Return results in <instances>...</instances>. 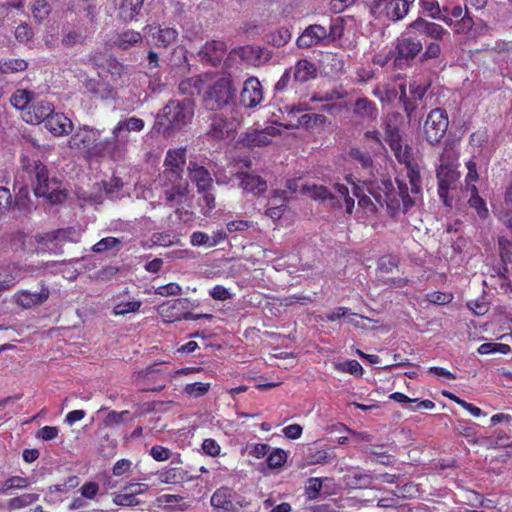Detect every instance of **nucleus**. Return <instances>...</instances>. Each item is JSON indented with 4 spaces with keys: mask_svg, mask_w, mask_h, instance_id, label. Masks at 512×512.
Returning a JSON list of instances; mask_svg holds the SVG:
<instances>
[{
    "mask_svg": "<svg viewBox=\"0 0 512 512\" xmlns=\"http://www.w3.org/2000/svg\"><path fill=\"white\" fill-rule=\"evenodd\" d=\"M367 190L380 206L387 207L391 215L398 212L406 213L415 205V200L409 195L404 182L398 181V191L394 189L391 181H382L381 185L377 186L370 183Z\"/></svg>",
    "mask_w": 512,
    "mask_h": 512,
    "instance_id": "obj_1",
    "label": "nucleus"
},
{
    "mask_svg": "<svg viewBox=\"0 0 512 512\" xmlns=\"http://www.w3.org/2000/svg\"><path fill=\"white\" fill-rule=\"evenodd\" d=\"M23 167L32 180L36 196L45 197L53 203L65 200L66 194L59 190L60 183L55 178L49 177L47 166L40 160H34L32 164H24Z\"/></svg>",
    "mask_w": 512,
    "mask_h": 512,
    "instance_id": "obj_2",
    "label": "nucleus"
},
{
    "mask_svg": "<svg viewBox=\"0 0 512 512\" xmlns=\"http://www.w3.org/2000/svg\"><path fill=\"white\" fill-rule=\"evenodd\" d=\"M195 103L190 98L181 101L171 100L157 115V124L164 132L180 130L191 122L194 115Z\"/></svg>",
    "mask_w": 512,
    "mask_h": 512,
    "instance_id": "obj_3",
    "label": "nucleus"
},
{
    "mask_svg": "<svg viewBox=\"0 0 512 512\" xmlns=\"http://www.w3.org/2000/svg\"><path fill=\"white\" fill-rule=\"evenodd\" d=\"M235 92L231 76H221L207 86L203 95V104L207 110H221L232 102Z\"/></svg>",
    "mask_w": 512,
    "mask_h": 512,
    "instance_id": "obj_4",
    "label": "nucleus"
},
{
    "mask_svg": "<svg viewBox=\"0 0 512 512\" xmlns=\"http://www.w3.org/2000/svg\"><path fill=\"white\" fill-rule=\"evenodd\" d=\"M158 183L163 189L167 204L173 206L183 201L188 187L187 181L183 179V173L164 169L158 176Z\"/></svg>",
    "mask_w": 512,
    "mask_h": 512,
    "instance_id": "obj_5",
    "label": "nucleus"
},
{
    "mask_svg": "<svg viewBox=\"0 0 512 512\" xmlns=\"http://www.w3.org/2000/svg\"><path fill=\"white\" fill-rule=\"evenodd\" d=\"M423 44L416 36L411 35V30L403 33L397 40L393 64L396 68L406 69L411 66L413 60L420 55Z\"/></svg>",
    "mask_w": 512,
    "mask_h": 512,
    "instance_id": "obj_6",
    "label": "nucleus"
},
{
    "mask_svg": "<svg viewBox=\"0 0 512 512\" xmlns=\"http://www.w3.org/2000/svg\"><path fill=\"white\" fill-rule=\"evenodd\" d=\"M128 152V143L113 128L112 135L103 140H98L92 148V157L107 158L114 162L124 160Z\"/></svg>",
    "mask_w": 512,
    "mask_h": 512,
    "instance_id": "obj_7",
    "label": "nucleus"
},
{
    "mask_svg": "<svg viewBox=\"0 0 512 512\" xmlns=\"http://www.w3.org/2000/svg\"><path fill=\"white\" fill-rule=\"evenodd\" d=\"M449 119L446 110L442 108L432 109L424 122L423 131L425 139L431 145L440 143L446 134Z\"/></svg>",
    "mask_w": 512,
    "mask_h": 512,
    "instance_id": "obj_8",
    "label": "nucleus"
},
{
    "mask_svg": "<svg viewBox=\"0 0 512 512\" xmlns=\"http://www.w3.org/2000/svg\"><path fill=\"white\" fill-rule=\"evenodd\" d=\"M438 195L444 205L451 206L449 191L458 187L460 172L450 163L441 164L437 169Z\"/></svg>",
    "mask_w": 512,
    "mask_h": 512,
    "instance_id": "obj_9",
    "label": "nucleus"
},
{
    "mask_svg": "<svg viewBox=\"0 0 512 512\" xmlns=\"http://www.w3.org/2000/svg\"><path fill=\"white\" fill-rule=\"evenodd\" d=\"M147 44L157 48L167 49L178 38V31L173 27H162L159 24H149L143 29Z\"/></svg>",
    "mask_w": 512,
    "mask_h": 512,
    "instance_id": "obj_10",
    "label": "nucleus"
},
{
    "mask_svg": "<svg viewBox=\"0 0 512 512\" xmlns=\"http://www.w3.org/2000/svg\"><path fill=\"white\" fill-rule=\"evenodd\" d=\"M415 0H373V10L391 21H399L409 13Z\"/></svg>",
    "mask_w": 512,
    "mask_h": 512,
    "instance_id": "obj_11",
    "label": "nucleus"
},
{
    "mask_svg": "<svg viewBox=\"0 0 512 512\" xmlns=\"http://www.w3.org/2000/svg\"><path fill=\"white\" fill-rule=\"evenodd\" d=\"M430 84L419 83L414 80L409 83V92L411 98L407 97L406 85L404 83L399 85V100L403 104L404 111L410 117L417 108V102L421 101L425 96Z\"/></svg>",
    "mask_w": 512,
    "mask_h": 512,
    "instance_id": "obj_12",
    "label": "nucleus"
},
{
    "mask_svg": "<svg viewBox=\"0 0 512 512\" xmlns=\"http://www.w3.org/2000/svg\"><path fill=\"white\" fill-rule=\"evenodd\" d=\"M280 134V129L274 126H267L263 129H253L242 136L240 143L249 149L265 147L270 145L272 139Z\"/></svg>",
    "mask_w": 512,
    "mask_h": 512,
    "instance_id": "obj_13",
    "label": "nucleus"
},
{
    "mask_svg": "<svg viewBox=\"0 0 512 512\" xmlns=\"http://www.w3.org/2000/svg\"><path fill=\"white\" fill-rule=\"evenodd\" d=\"M100 136V130L89 126H83L72 134L68 141V146L71 149L87 150L89 156L92 157V148L97 144Z\"/></svg>",
    "mask_w": 512,
    "mask_h": 512,
    "instance_id": "obj_14",
    "label": "nucleus"
},
{
    "mask_svg": "<svg viewBox=\"0 0 512 512\" xmlns=\"http://www.w3.org/2000/svg\"><path fill=\"white\" fill-rule=\"evenodd\" d=\"M320 44H328L326 26L320 24L309 25L297 39L299 48H310Z\"/></svg>",
    "mask_w": 512,
    "mask_h": 512,
    "instance_id": "obj_15",
    "label": "nucleus"
},
{
    "mask_svg": "<svg viewBox=\"0 0 512 512\" xmlns=\"http://www.w3.org/2000/svg\"><path fill=\"white\" fill-rule=\"evenodd\" d=\"M50 296L48 287L42 286L39 292L19 290L13 296V301L24 309H31L46 302Z\"/></svg>",
    "mask_w": 512,
    "mask_h": 512,
    "instance_id": "obj_16",
    "label": "nucleus"
},
{
    "mask_svg": "<svg viewBox=\"0 0 512 512\" xmlns=\"http://www.w3.org/2000/svg\"><path fill=\"white\" fill-rule=\"evenodd\" d=\"M262 99L263 92L260 81L256 77L248 78L240 93V103L247 108H252L257 106Z\"/></svg>",
    "mask_w": 512,
    "mask_h": 512,
    "instance_id": "obj_17",
    "label": "nucleus"
},
{
    "mask_svg": "<svg viewBox=\"0 0 512 512\" xmlns=\"http://www.w3.org/2000/svg\"><path fill=\"white\" fill-rule=\"evenodd\" d=\"M54 111L52 103L46 100H32L28 110L23 113V119L30 124H39L45 122L46 119Z\"/></svg>",
    "mask_w": 512,
    "mask_h": 512,
    "instance_id": "obj_18",
    "label": "nucleus"
},
{
    "mask_svg": "<svg viewBox=\"0 0 512 512\" xmlns=\"http://www.w3.org/2000/svg\"><path fill=\"white\" fill-rule=\"evenodd\" d=\"M236 178L243 191L254 196H261L268 190V184L261 176L249 172H238Z\"/></svg>",
    "mask_w": 512,
    "mask_h": 512,
    "instance_id": "obj_19",
    "label": "nucleus"
},
{
    "mask_svg": "<svg viewBox=\"0 0 512 512\" xmlns=\"http://www.w3.org/2000/svg\"><path fill=\"white\" fill-rule=\"evenodd\" d=\"M227 52L225 42L220 40L207 41L202 49L199 51L201 60L216 67L224 59Z\"/></svg>",
    "mask_w": 512,
    "mask_h": 512,
    "instance_id": "obj_20",
    "label": "nucleus"
},
{
    "mask_svg": "<svg viewBox=\"0 0 512 512\" xmlns=\"http://www.w3.org/2000/svg\"><path fill=\"white\" fill-rule=\"evenodd\" d=\"M188 172L191 181L196 185L198 192L211 190L213 179L210 172L196 162L190 161Z\"/></svg>",
    "mask_w": 512,
    "mask_h": 512,
    "instance_id": "obj_21",
    "label": "nucleus"
},
{
    "mask_svg": "<svg viewBox=\"0 0 512 512\" xmlns=\"http://www.w3.org/2000/svg\"><path fill=\"white\" fill-rule=\"evenodd\" d=\"M46 129L54 136L68 135L72 132L73 123L63 113H54L44 122Z\"/></svg>",
    "mask_w": 512,
    "mask_h": 512,
    "instance_id": "obj_22",
    "label": "nucleus"
},
{
    "mask_svg": "<svg viewBox=\"0 0 512 512\" xmlns=\"http://www.w3.org/2000/svg\"><path fill=\"white\" fill-rule=\"evenodd\" d=\"M407 29L415 30L422 35L433 38L434 40H441L444 35L449 34V32L441 25L434 22H428L423 18L416 19L414 22L409 24Z\"/></svg>",
    "mask_w": 512,
    "mask_h": 512,
    "instance_id": "obj_23",
    "label": "nucleus"
},
{
    "mask_svg": "<svg viewBox=\"0 0 512 512\" xmlns=\"http://www.w3.org/2000/svg\"><path fill=\"white\" fill-rule=\"evenodd\" d=\"M113 128L117 133L123 136L129 144L131 141L130 133L141 132L145 128V122L141 118L131 116L119 120Z\"/></svg>",
    "mask_w": 512,
    "mask_h": 512,
    "instance_id": "obj_24",
    "label": "nucleus"
},
{
    "mask_svg": "<svg viewBox=\"0 0 512 512\" xmlns=\"http://www.w3.org/2000/svg\"><path fill=\"white\" fill-rule=\"evenodd\" d=\"M292 73L294 82L306 83L317 77V67L307 59H300L292 68Z\"/></svg>",
    "mask_w": 512,
    "mask_h": 512,
    "instance_id": "obj_25",
    "label": "nucleus"
},
{
    "mask_svg": "<svg viewBox=\"0 0 512 512\" xmlns=\"http://www.w3.org/2000/svg\"><path fill=\"white\" fill-rule=\"evenodd\" d=\"M450 18H455L456 21L453 20L452 26L455 27V32L457 33H468L472 30L474 26V20L470 16L468 9L464 10L461 6H454L450 11Z\"/></svg>",
    "mask_w": 512,
    "mask_h": 512,
    "instance_id": "obj_26",
    "label": "nucleus"
},
{
    "mask_svg": "<svg viewBox=\"0 0 512 512\" xmlns=\"http://www.w3.org/2000/svg\"><path fill=\"white\" fill-rule=\"evenodd\" d=\"M419 5L423 13L427 16L433 19L442 20L448 26H452L453 19L446 14L448 12V7L445 6L441 9L437 0H419Z\"/></svg>",
    "mask_w": 512,
    "mask_h": 512,
    "instance_id": "obj_27",
    "label": "nucleus"
},
{
    "mask_svg": "<svg viewBox=\"0 0 512 512\" xmlns=\"http://www.w3.org/2000/svg\"><path fill=\"white\" fill-rule=\"evenodd\" d=\"M211 505L216 512H238L237 507L231 500L230 492L226 488H221L214 492L211 497Z\"/></svg>",
    "mask_w": 512,
    "mask_h": 512,
    "instance_id": "obj_28",
    "label": "nucleus"
},
{
    "mask_svg": "<svg viewBox=\"0 0 512 512\" xmlns=\"http://www.w3.org/2000/svg\"><path fill=\"white\" fill-rule=\"evenodd\" d=\"M353 112L363 120L374 121L378 117L376 104L366 97L358 98L355 101Z\"/></svg>",
    "mask_w": 512,
    "mask_h": 512,
    "instance_id": "obj_29",
    "label": "nucleus"
},
{
    "mask_svg": "<svg viewBox=\"0 0 512 512\" xmlns=\"http://www.w3.org/2000/svg\"><path fill=\"white\" fill-rule=\"evenodd\" d=\"M498 249L502 261L500 274L504 278H507L510 273L508 265H512V240L508 237L500 236L498 238Z\"/></svg>",
    "mask_w": 512,
    "mask_h": 512,
    "instance_id": "obj_30",
    "label": "nucleus"
},
{
    "mask_svg": "<svg viewBox=\"0 0 512 512\" xmlns=\"http://www.w3.org/2000/svg\"><path fill=\"white\" fill-rule=\"evenodd\" d=\"M84 87L88 93L97 99L106 100L112 97L113 89L104 81L93 78L86 79Z\"/></svg>",
    "mask_w": 512,
    "mask_h": 512,
    "instance_id": "obj_31",
    "label": "nucleus"
},
{
    "mask_svg": "<svg viewBox=\"0 0 512 512\" xmlns=\"http://www.w3.org/2000/svg\"><path fill=\"white\" fill-rule=\"evenodd\" d=\"M159 480L165 484H180L191 480L188 472L179 466L163 469L158 474Z\"/></svg>",
    "mask_w": 512,
    "mask_h": 512,
    "instance_id": "obj_32",
    "label": "nucleus"
},
{
    "mask_svg": "<svg viewBox=\"0 0 512 512\" xmlns=\"http://www.w3.org/2000/svg\"><path fill=\"white\" fill-rule=\"evenodd\" d=\"M206 78L207 75H197L182 80L178 85L179 92L182 95L188 96L200 94L204 84L206 83Z\"/></svg>",
    "mask_w": 512,
    "mask_h": 512,
    "instance_id": "obj_33",
    "label": "nucleus"
},
{
    "mask_svg": "<svg viewBox=\"0 0 512 512\" xmlns=\"http://www.w3.org/2000/svg\"><path fill=\"white\" fill-rule=\"evenodd\" d=\"M186 163V149L179 148L175 150H168L165 160V169L176 170V172L183 173V167Z\"/></svg>",
    "mask_w": 512,
    "mask_h": 512,
    "instance_id": "obj_34",
    "label": "nucleus"
},
{
    "mask_svg": "<svg viewBox=\"0 0 512 512\" xmlns=\"http://www.w3.org/2000/svg\"><path fill=\"white\" fill-rule=\"evenodd\" d=\"M142 39L143 36L140 32L125 30L117 34L114 44L123 50H127L136 46L138 43H141Z\"/></svg>",
    "mask_w": 512,
    "mask_h": 512,
    "instance_id": "obj_35",
    "label": "nucleus"
},
{
    "mask_svg": "<svg viewBox=\"0 0 512 512\" xmlns=\"http://www.w3.org/2000/svg\"><path fill=\"white\" fill-rule=\"evenodd\" d=\"M144 0H123L119 6V17L124 22L132 21L141 11Z\"/></svg>",
    "mask_w": 512,
    "mask_h": 512,
    "instance_id": "obj_36",
    "label": "nucleus"
},
{
    "mask_svg": "<svg viewBox=\"0 0 512 512\" xmlns=\"http://www.w3.org/2000/svg\"><path fill=\"white\" fill-rule=\"evenodd\" d=\"M33 97V92L25 89H18L12 94L10 102L16 109L23 110L25 112L28 110Z\"/></svg>",
    "mask_w": 512,
    "mask_h": 512,
    "instance_id": "obj_37",
    "label": "nucleus"
},
{
    "mask_svg": "<svg viewBox=\"0 0 512 512\" xmlns=\"http://www.w3.org/2000/svg\"><path fill=\"white\" fill-rule=\"evenodd\" d=\"M28 67V62L22 58H2L0 59V72L1 73H16L25 71Z\"/></svg>",
    "mask_w": 512,
    "mask_h": 512,
    "instance_id": "obj_38",
    "label": "nucleus"
},
{
    "mask_svg": "<svg viewBox=\"0 0 512 512\" xmlns=\"http://www.w3.org/2000/svg\"><path fill=\"white\" fill-rule=\"evenodd\" d=\"M51 10V5L47 0H33L31 3L32 16L38 23L46 21Z\"/></svg>",
    "mask_w": 512,
    "mask_h": 512,
    "instance_id": "obj_39",
    "label": "nucleus"
},
{
    "mask_svg": "<svg viewBox=\"0 0 512 512\" xmlns=\"http://www.w3.org/2000/svg\"><path fill=\"white\" fill-rule=\"evenodd\" d=\"M344 33V20L342 17L330 19L326 26V37L328 44L340 39Z\"/></svg>",
    "mask_w": 512,
    "mask_h": 512,
    "instance_id": "obj_40",
    "label": "nucleus"
},
{
    "mask_svg": "<svg viewBox=\"0 0 512 512\" xmlns=\"http://www.w3.org/2000/svg\"><path fill=\"white\" fill-rule=\"evenodd\" d=\"M40 495L38 493H25L18 497L11 498L8 501V507L10 509H21L27 507L39 500Z\"/></svg>",
    "mask_w": 512,
    "mask_h": 512,
    "instance_id": "obj_41",
    "label": "nucleus"
},
{
    "mask_svg": "<svg viewBox=\"0 0 512 512\" xmlns=\"http://www.w3.org/2000/svg\"><path fill=\"white\" fill-rule=\"evenodd\" d=\"M142 302L139 300L120 301L113 308L115 316H124L128 313L136 312L140 309Z\"/></svg>",
    "mask_w": 512,
    "mask_h": 512,
    "instance_id": "obj_42",
    "label": "nucleus"
},
{
    "mask_svg": "<svg viewBox=\"0 0 512 512\" xmlns=\"http://www.w3.org/2000/svg\"><path fill=\"white\" fill-rule=\"evenodd\" d=\"M390 147H391L392 151L394 152L396 159L400 163H404L407 166L410 165L412 155H411L410 148L408 146H405L403 148L401 145L400 139L399 140L392 139L390 142Z\"/></svg>",
    "mask_w": 512,
    "mask_h": 512,
    "instance_id": "obj_43",
    "label": "nucleus"
},
{
    "mask_svg": "<svg viewBox=\"0 0 512 512\" xmlns=\"http://www.w3.org/2000/svg\"><path fill=\"white\" fill-rule=\"evenodd\" d=\"M131 419V413L127 410L121 412L111 411L104 419V424L107 427H115L127 423Z\"/></svg>",
    "mask_w": 512,
    "mask_h": 512,
    "instance_id": "obj_44",
    "label": "nucleus"
},
{
    "mask_svg": "<svg viewBox=\"0 0 512 512\" xmlns=\"http://www.w3.org/2000/svg\"><path fill=\"white\" fill-rule=\"evenodd\" d=\"M84 37L79 30L68 29L63 27L61 43L65 47H72L76 44L82 43Z\"/></svg>",
    "mask_w": 512,
    "mask_h": 512,
    "instance_id": "obj_45",
    "label": "nucleus"
},
{
    "mask_svg": "<svg viewBox=\"0 0 512 512\" xmlns=\"http://www.w3.org/2000/svg\"><path fill=\"white\" fill-rule=\"evenodd\" d=\"M225 235L219 234L218 239H214L213 241H210V237L208 234L201 232V231H195L192 233L190 237V242L193 246H215L217 245L221 240L224 239Z\"/></svg>",
    "mask_w": 512,
    "mask_h": 512,
    "instance_id": "obj_46",
    "label": "nucleus"
},
{
    "mask_svg": "<svg viewBox=\"0 0 512 512\" xmlns=\"http://www.w3.org/2000/svg\"><path fill=\"white\" fill-rule=\"evenodd\" d=\"M349 156L356 162L360 163L364 169H370L373 166V160L369 152L360 148H351Z\"/></svg>",
    "mask_w": 512,
    "mask_h": 512,
    "instance_id": "obj_47",
    "label": "nucleus"
},
{
    "mask_svg": "<svg viewBox=\"0 0 512 512\" xmlns=\"http://www.w3.org/2000/svg\"><path fill=\"white\" fill-rule=\"evenodd\" d=\"M135 493V491L134 493H130L128 491H123L122 493H114L113 503L124 507L137 506L140 504V501L135 498Z\"/></svg>",
    "mask_w": 512,
    "mask_h": 512,
    "instance_id": "obj_48",
    "label": "nucleus"
},
{
    "mask_svg": "<svg viewBox=\"0 0 512 512\" xmlns=\"http://www.w3.org/2000/svg\"><path fill=\"white\" fill-rule=\"evenodd\" d=\"M399 265V260L393 255L381 256L377 261V270L380 273H391Z\"/></svg>",
    "mask_w": 512,
    "mask_h": 512,
    "instance_id": "obj_49",
    "label": "nucleus"
},
{
    "mask_svg": "<svg viewBox=\"0 0 512 512\" xmlns=\"http://www.w3.org/2000/svg\"><path fill=\"white\" fill-rule=\"evenodd\" d=\"M227 132V121L222 117H214L208 134L214 139H222Z\"/></svg>",
    "mask_w": 512,
    "mask_h": 512,
    "instance_id": "obj_50",
    "label": "nucleus"
},
{
    "mask_svg": "<svg viewBox=\"0 0 512 512\" xmlns=\"http://www.w3.org/2000/svg\"><path fill=\"white\" fill-rule=\"evenodd\" d=\"M121 241L116 237H105L95 243L92 247V251L95 253H103L118 247Z\"/></svg>",
    "mask_w": 512,
    "mask_h": 512,
    "instance_id": "obj_51",
    "label": "nucleus"
},
{
    "mask_svg": "<svg viewBox=\"0 0 512 512\" xmlns=\"http://www.w3.org/2000/svg\"><path fill=\"white\" fill-rule=\"evenodd\" d=\"M304 189L307 190L313 199L327 200L334 199V195L332 192L323 185H312V186H304Z\"/></svg>",
    "mask_w": 512,
    "mask_h": 512,
    "instance_id": "obj_52",
    "label": "nucleus"
},
{
    "mask_svg": "<svg viewBox=\"0 0 512 512\" xmlns=\"http://www.w3.org/2000/svg\"><path fill=\"white\" fill-rule=\"evenodd\" d=\"M469 206L474 209L480 219L485 220L489 216L486 201L482 197H470L468 200Z\"/></svg>",
    "mask_w": 512,
    "mask_h": 512,
    "instance_id": "obj_53",
    "label": "nucleus"
},
{
    "mask_svg": "<svg viewBox=\"0 0 512 512\" xmlns=\"http://www.w3.org/2000/svg\"><path fill=\"white\" fill-rule=\"evenodd\" d=\"M209 389V383L195 382L187 384L184 387V392L191 397L197 398L205 395L209 391Z\"/></svg>",
    "mask_w": 512,
    "mask_h": 512,
    "instance_id": "obj_54",
    "label": "nucleus"
},
{
    "mask_svg": "<svg viewBox=\"0 0 512 512\" xmlns=\"http://www.w3.org/2000/svg\"><path fill=\"white\" fill-rule=\"evenodd\" d=\"M407 177L411 186V192L413 194H419L421 192V177L420 172L416 167L408 165Z\"/></svg>",
    "mask_w": 512,
    "mask_h": 512,
    "instance_id": "obj_55",
    "label": "nucleus"
},
{
    "mask_svg": "<svg viewBox=\"0 0 512 512\" xmlns=\"http://www.w3.org/2000/svg\"><path fill=\"white\" fill-rule=\"evenodd\" d=\"M322 489V479L321 478H309L307 480L305 486V494L307 498L310 500H314L318 497L320 491Z\"/></svg>",
    "mask_w": 512,
    "mask_h": 512,
    "instance_id": "obj_56",
    "label": "nucleus"
},
{
    "mask_svg": "<svg viewBox=\"0 0 512 512\" xmlns=\"http://www.w3.org/2000/svg\"><path fill=\"white\" fill-rule=\"evenodd\" d=\"M286 458L287 455L283 450L275 449L269 454L267 464L270 468H279L285 463Z\"/></svg>",
    "mask_w": 512,
    "mask_h": 512,
    "instance_id": "obj_57",
    "label": "nucleus"
},
{
    "mask_svg": "<svg viewBox=\"0 0 512 512\" xmlns=\"http://www.w3.org/2000/svg\"><path fill=\"white\" fill-rule=\"evenodd\" d=\"M467 306L475 316H484L490 308L489 303L484 298L470 301Z\"/></svg>",
    "mask_w": 512,
    "mask_h": 512,
    "instance_id": "obj_58",
    "label": "nucleus"
},
{
    "mask_svg": "<svg viewBox=\"0 0 512 512\" xmlns=\"http://www.w3.org/2000/svg\"><path fill=\"white\" fill-rule=\"evenodd\" d=\"M426 298L430 303L437 304V305H444V304L450 303L453 300V295L451 293L434 291V292L428 293L426 295Z\"/></svg>",
    "mask_w": 512,
    "mask_h": 512,
    "instance_id": "obj_59",
    "label": "nucleus"
},
{
    "mask_svg": "<svg viewBox=\"0 0 512 512\" xmlns=\"http://www.w3.org/2000/svg\"><path fill=\"white\" fill-rule=\"evenodd\" d=\"M344 97V93L337 90H332L325 94H313L310 98L311 102H329L336 99H342Z\"/></svg>",
    "mask_w": 512,
    "mask_h": 512,
    "instance_id": "obj_60",
    "label": "nucleus"
},
{
    "mask_svg": "<svg viewBox=\"0 0 512 512\" xmlns=\"http://www.w3.org/2000/svg\"><path fill=\"white\" fill-rule=\"evenodd\" d=\"M441 53L440 45L437 42H430L425 51L421 54L420 60L421 62L427 61L429 59H436L439 57Z\"/></svg>",
    "mask_w": 512,
    "mask_h": 512,
    "instance_id": "obj_61",
    "label": "nucleus"
},
{
    "mask_svg": "<svg viewBox=\"0 0 512 512\" xmlns=\"http://www.w3.org/2000/svg\"><path fill=\"white\" fill-rule=\"evenodd\" d=\"M150 455L154 460L161 462V461L168 460L171 457L172 453L166 447H163L160 445H154L150 449Z\"/></svg>",
    "mask_w": 512,
    "mask_h": 512,
    "instance_id": "obj_62",
    "label": "nucleus"
},
{
    "mask_svg": "<svg viewBox=\"0 0 512 512\" xmlns=\"http://www.w3.org/2000/svg\"><path fill=\"white\" fill-rule=\"evenodd\" d=\"M182 289L177 283H168L166 285L159 286L156 289V293L161 296H176L181 294Z\"/></svg>",
    "mask_w": 512,
    "mask_h": 512,
    "instance_id": "obj_63",
    "label": "nucleus"
},
{
    "mask_svg": "<svg viewBox=\"0 0 512 512\" xmlns=\"http://www.w3.org/2000/svg\"><path fill=\"white\" fill-rule=\"evenodd\" d=\"M33 30L27 24H20L16 27L15 37L19 42H27L33 38Z\"/></svg>",
    "mask_w": 512,
    "mask_h": 512,
    "instance_id": "obj_64",
    "label": "nucleus"
}]
</instances>
